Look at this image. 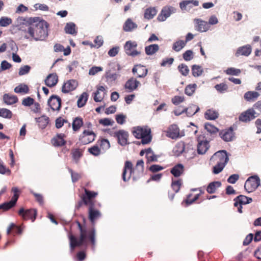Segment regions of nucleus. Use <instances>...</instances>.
I'll return each mask as SVG.
<instances>
[{
  "label": "nucleus",
  "instance_id": "nucleus-8",
  "mask_svg": "<svg viewBox=\"0 0 261 261\" xmlns=\"http://www.w3.org/2000/svg\"><path fill=\"white\" fill-rule=\"evenodd\" d=\"M11 191L14 194L11 200L0 204V210H3L5 211H8L16 205L19 196L20 191L16 187L12 188Z\"/></svg>",
  "mask_w": 261,
  "mask_h": 261
},
{
  "label": "nucleus",
  "instance_id": "nucleus-45",
  "mask_svg": "<svg viewBox=\"0 0 261 261\" xmlns=\"http://www.w3.org/2000/svg\"><path fill=\"white\" fill-rule=\"evenodd\" d=\"M37 122L40 128L43 129L47 125L49 122V118L46 116H42L38 119Z\"/></svg>",
  "mask_w": 261,
  "mask_h": 261
},
{
  "label": "nucleus",
  "instance_id": "nucleus-46",
  "mask_svg": "<svg viewBox=\"0 0 261 261\" xmlns=\"http://www.w3.org/2000/svg\"><path fill=\"white\" fill-rule=\"evenodd\" d=\"M64 123H67L68 127H70V123H69L67 120L61 117H59L56 119L55 126L57 128H61Z\"/></svg>",
  "mask_w": 261,
  "mask_h": 261
},
{
  "label": "nucleus",
  "instance_id": "nucleus-38",
  "mask_svg": "<svg viewBox=\"0 0 261 261\" xmlns=\"http://www.w3.org/2000/svg\"><path fill=\"white\" fill-rule=\"evenodd\" d=\"M204 115L207 120H215L218 117L219 114L215 110L209 109L205 112Z\"/></svg>",
  "mask_w": 261,
  "mask_h": 261
},
{
  "label": "nucleus",
  "instance_id": "nucleus-31",
  "mask_svg": "<svg viewBox=\"0 0 261 261\" xmlns=\"http://www.w3.org/2000/svg\"><path fill=\"white\" fill-rule=\"evenodd\" d=\"M259 96V94L256 91H248L244 95V99L248 101H254Z\"/></svg>",
  "mask_w": 261,
  "mask_h": 261
},
{
  "label": "nucleus",
  "instance_id": "nucleus-26",
  "mask_svg": "<svg viewBox=\"0 0 261 261\" xmlns=\"http://www.w3.org/2000/svg\"><path fill=\"white\" fill-rule=\"evenodd\" d=\"M58 77L56 73L49 74L45 80V84L49 87L55 86L58 83Z\"/></svg>",
  "mask_w": 261,
  "mask_h": 261
},
{
  "label": "nucleus",
  "instance_id": "nucleus-42",
  "mask_svg": "<svg viewBox=\"0 0 261 261\" xmlns=\"http://www.w3.org/2000/svg\"><path fill=\"white\" fill-rule=\"evenodd\" d=\"M65 31L67 34L76 35L75 24L73 22L67 23L65 27Z\"/></svg>",
  "mask_w": 261,
  "mask_h": 261
},
{
  "label": "nucleus",
  "instance_id": "nucleus-62",
  "mask_svg": "<svg viewBox=\"0 0 261 261\" xmlns=\"http://www.w3.org/2000/svg\"><path fill=\"white\" fill-rule=\"evenodd\" d=\"M164 169V167L159 165H152L149 168V170L150 172L152 173H155L161 171Z\"/></svg>",
  "mask_w": 261,
  "mask_h": 261
},
{
  "label": "nucleus",
  "instance_id": "nucleus-33",
  "mask_svg": "<svg viewBox=\"0 0 261 261\" xmlns=\"http://www.w3.org/2000/svg\"><path fill=\"white\" fill-rule=\"evenodd\" d=\"M3 100L7 105H11L16 103L18 98L16 96L5 94L3 96Z\"/></svg>",
  "mask_w": 261,
  "mask_h": 261
},
{
  "label": "nucleus",
  "instance_id": "nucleus-16",
  "mask_svg": "<svg viewBox=\"0 0 261 261\" xmlns=\"http://www.w3.org/2000/svg\"><path fill=\"white\" fill-rule=\"evenodd\" d=\"M128 136V133L123 129L115 132V137L117 138V142L121 146H125L129 144Z\"/></svg>",
  "mask_w": 261,
  "mask_h": 261
},
{
  "label": "nucleus",
  "instance_id": "nucleus-52",
  "mask_svg": "<svg viewBox=\"0 0 261 261\" xmlns=\"http://www.w3.org/2000/svg\"><path fill=\"white\" fill-rule=\"evenodd\" d=\"M182 185V180L179 179L176 180L172 181L171 187L175 193H177L180 190Z\"/></svg>",
  "mask_w": 261,
  "mask_h": 261
},
{
  "label": "nucleus",
  "instance_id": "nucleus-47",
  "mask_svg": "<svg viewBox=\"0 0 261 261\" xmlns=\"http://www.w3.org/2000/svg\"><path fill=\"white\" fill-rule=\"evenodd\" d=\"M192 75L194 77H198L200 76L203 70L201 66L197 65H194L192 67Z\"/></svg>",
  "mask_w": 261,
  "mask_h": 261
},
{
  "label": "nucleus",
  "instance_id": "nucleus-60",
  "mask_svg": "<svg viewBox=\"0 0 261 261\" xmlns=\"http://www.w3.org/2000/svg\"><path fill=\"white\" fill-rule=\"evenodd\" d=\"M182 57L185 61H189L193 58V52L191 50H187L182 54Z\"/></svg>",
  "mask_w": 261,
  "mask_h": 261
},
{
  "label": "nucleus",
  "instance_id": "nucleus-14",
  "mask_svg": "<svg viewBox=\"0 0 261 261\" xmlns=\"http://www.w3.org/2000/svg\"><path fill=\"white\" fill-rule=\"evenodd\" d=\"M255 114L256 112L253 108L249 109L240 115L239 120L241 122L247 123L257 117Z\"/></svg>",
  "mask_w": 261,
  "mask_h": 261
},
{
  "label": "nucleus",
  "instance_id": "nucleus-6",
  "mask_svg": "<svg viewBox=\"0 0 261 261\" xmlns=\"http://www.w3.org/2000/svg\"><path fill=\"white\" fill-rule=\"evenodd\" d=\"M150 129L147 127L137 126L133 128L132 133L135 138L141 139L143 144L149 143L151 141Z\"/></svg>",
  "mask_w": 261,
  "mask_h": 261
},
{
  "label": "nucleus",
  "instance_id": "nucleus-43",
  "mask_svg": "<svg viewBox=\"0 0 261 261\" xmlns=\"http://www.w3.org/2000/svg\"><path fill=\"white\" fill-rule=\"evenodd\" d=\"M137 28V25L130 19H128L124 23L123 29L126 32L132 31L134 29Z\"/></svg>",
  "mask_w": 261,
  "mask_h": 261
},
{
  "label": "nucleus",
  "instance_id": "nucleus-51",
  "mask_svg": "<svg viewBox=\"0 0 261 261\" xmlns=\"http://www.w3.org/2000/svg\"><path fill=\"white\" fill-rule=\"evenodd\" d=\"M0 116L4 118L11 119L12 117V112L6 108L0 109Z\"/></svg>",
  "mask_w": 261,
  "mask_h": 261
},
{
  "label": "nucleus",
  "instance_id": "nucleus-50",
  "mask_svg": "<svg viewBox=\"0 0 261 261\" xmlns=\"http://www.w3.org/2000/svg\"><path fill=\"white\" fill-rule=\"evenodd\" d=\"M29 89L27 85H20L14 89V91L17 93H28L29 92Z\"/></svg>",
  "mask_w": 261,
  "mask_h": 261
},
{
  "label": "nucleus",
  "instance_id": "nucleus-44",
  "mask_svg": "<svg viewBox=\"0 0 261 261\" xmlns=\"http://www.w3.org/2000/svg\"><path fill=\"white\" fill-rule=\"evenodd\" d=\"M204 128L207 132L212 135H216L219 132V129L210 123H206Z\"/></svg>",
  "mask_w": 261,
  "mask_h": 261
},
{
  "label": "nucleus",
  "instance_id": "nucleus-12",
  "mask_svg": "<svg viewBox=\"0 0 261 261\" xmlns=\"http://www.w3.org/2000/svg\"><path fill=\"white\" fill-rule=\"evenodd\" d=\"M234 206L238 207V211L240 213H242V205L251 203L252 201V199L246 196L240 195L234 198Z\"/></svg>",
  "mask_w": 261,
  "mask_h": 261
},
{
  "label": "nucleus",
  "instance_id": "nucleus-20",
  "mask_svg": "<svg viewBox=\"0 0 261 261\" xmlns=\"http://www.w3.org/2000/svg\"><path fill=\"white\" fill-rule=\"evenodd\" d=\"M78 85L77 82L75 80H70L64 84L62 88V91L63 93H67L73 91L76 89Z\"/></svg>",
  "mask_w": 261,
  "mask_h": 261
},
{
  "label": "nucleus",
  "instance_id": "nucleus-5",
  "mask_svg": "<svg viewBox=\"0 0 261 261\" xmlns=\"http://www.w3.org/2000/svg\"><path fill=\"white\" fill-rule=\"evenodd\" d=\"M85 193L80 195L81 200L75 204V208L79 210L83 205L86 206L95 205L94 199L98 195V193L84 188Z\"/></svg>",
  "mask_w": 261,
  "mask_h": 261
},
{
  "label": "nucleus",
  "instance_id": "nucleus-4",
  "mask_svg": "<svg viewBox=\"0 0 261 261\" xmlns=\"http://www.w3.org/2000/svg\"><path fill=\"white\" fill-rule=\"evenodd\" d=\"M229 161V157L226 150H220L215 153L210 159V163L215 165L213 168V172L219 174L224 169Z\"/></svg>",
  "mask_w": 261,
  "mask_h": 261
},
{
  "label": "nucleus",
  "instance_id": "nucleus-29",
  "mask_svg": "<svg viewBox=\"0 0 261 261\" xmlns=\"http://www.w3.org/2000/svg\"><path fill=\"white\" fill-rule=\"evenodd\" d=\"M196 22L197 23L196 26V30L198 31L203 32L208 30L209 25L207 22L199 19H196Z\"/></svg>",
  "mask_w": 261,
  "mask_h": 261
},
{
  "label": "nucleus",
  "instance_id": "nucleus-25",
  "mask_svg": "<svg viewBox=\"0 0 261 261\" xmlns=\"http://www.w3.org/2000/svg\"><path fill=\"white\" fill-rule=\"evenodd\" d=\"M251 53V47L249 45L239 47L236 53V56L238 57L240 56H248Z\"/></svg>",
  "mask_w": 261,
  "mask_h": 261
},
{
  "label": "nucleus",
  "instance_id": "nucleus-63",
  "mask_svg": "<svg viewBox=\"0 0 261 261\" xmlns=\"http://www.w3.org/2000/svg\"><path fill=\"white\" fill-rule=\"evenodd\" d=\"M185 100V98L184 96H175L172 98V102L175 105H177L180 103L183 102Z\"/></svg>",
  "mask_w": 261,
  "mask_h": 261
},
{
  "label": "nucleus",
  "instance_id": "nucleus-18",
  "mask_svg": "<svg viewBox=\"0 0 261 261\" xmlns=\"http://www.w3.org/2000/svg\"><path fill=\"white\" fill-rule=\"evenodd\" d=\"M66 137L64 134H58L51 139V143L55 147L63 146L66 143Z\"/></svg>",
  "mask_w": 261,
  "mask_h": 261
},
{
  "label": "nucleus",
  "instance_id": "nucleus-13",
  "mask_svg": "<svg viewBox=\"0 0 261 261\" xmlns=\"http://www.w3.org/2000/svg\"><path fill=\"white\" fill-rule=\"evenodd\" d=\"M61 99L59 96L53 95L48 99L47 104L53 111L59 112L61 110Z\"/></svg>",
  "mask_w": 261,
  "mask_h": 261
},
{
  "label": "nucleus",
  "instance_id": "nucleus-24",
  "mask_svg": "<svg viewBox=\"0 0 261 261\" xmlns=\"http://www.w3.org/2000/svg\"><path fill=\"white\" fill-rule=\"evenodd\" d=\"M140 84L139 81L135 78L132 77L126 82L125 88L126 89L128 90V91L131 92L136 89Z\"/></svg>",
  "mask_w": 261,
  "mask_h": 261
},
{
  "label": "nucleus",
  "instance_id": "nucleus-11",
  "mask_svg": "<svg viewBox=\"0 0 261 261\" xmlns=\"http://www.w3.org/2000/svg\"><path fill=\"white\" fill-rule=\"evenodd\" d=\"M137 46L138 44L136 41L129 40L126 42L124 48L128 56L134 57L141 54V51L136 49Z\"/></svg>",
  "mask_w": 261,
  "mask_h": 261
},
{
  "label": "nucleus",
  "instance_id": "nucleus-57",
  "mask_svg": "<svg viewBox=\"0 0 261 261\" xmlns=\"http://www.w3.org/2000/svg\"><path fill=\"white\" fill-rule=\"evenodd\" d=\"M72 158L76 163L79 162V160L82 156V152L80 149H76L72 152Z\"/></svg>",
  "mask_w": 261,
  "mask_h": 261
},
{
  "label": "nucleus",
  "instance_id": "nucleus-36",
  "mask_svg": "<svg viewBox=\"0 0 261 261\" xmlns=\"http://www.w3.org/2000/svg\"><path fill=\"white\" fill-rule=\"evenodd\" d=\"M197 86L196 84H190L186 86L185 93L189 96H192L196 91Z\"/></svg>",
  "mask_w": 261,
  "mask_h": 261
},
{
  "label": "nucleus",
  "instance_id": "nucleus-27",
  "mask_svg": "<svg viewBox=\"0 0 261 261\" xmlns=\"http://www.w3.org/2000/svg\"><path fill=\"white\" fill-rule=\"evenodd\" d=\"M184 169V166L182 164H178L171 169L170 172L174 176L177 177L183 174Z\"/></svg>",
  "mask_w": 261,
  "mask_h": 261
},
{
  "label": "nucleus",
  "instance_id": "nucleus-40",
  "mask_svg": "<svg viewBox=\"0 0 261 261\" xmlns=\"http://www.w3.org/2000/svg\"><path fill=\"white\" fill-rule=\"evenodd\" d=\"M22 231L21 227L16 225L14 223H12L8 228L7 232L8 234H10V233L13 231L14 235H15V234H21Z\"/></svg>",
  "mask_w": 261,
  "mask_h": 261
},
{
  "label": "nucleus",
  "instance_id": "nucleus-54",
  "mask_svg": "<svg viewBox=\"0 0 261 261\" xmlns=\"http://www.w3.org/2000/svg\"><path fill=\"white\" fill-rule=\"evenodd\" d=\"M178 69L180 73L184 76H187L189 73V69L187 65L181 64L178 66Z\"/></svg>",
  "mask_w": 261,
  "mask_h": 261
},
{
  "label": "nucleus",
  "instance_id": "nucleus-32",
  "mask_svg": "<svg viewBox=\"0 0 261 261\" xmlns=\"http://www.w3.org/2000/svg\"><path fill=\"white\" fill-rule=\"evenodd\" d=\"M157 13V10L154 7H149L145 11L144 17L145 19H152Z\"/></svg>",
  "mask_w": 261,
  "mask_h": 261
},
{
  "label": "nucleus",
  "instance_id": "nucleus-64",
  "mask_svg": "<svg viewBox=\"0 0 261 261\" xmlns=\"http://www.w3.org/2000/svg\"><path fill=\"white\" fill-rule=\"evenodd\" d=\"M0 173L2 174H6L8 175L11 174V170L7 168L1 162H0Z\"/></svg>",
  "mask_w": 261,
  "mask_h": 261
},
{
  "label": "nucleus",
  "instance_id": "nucleus-1",
  "mask_svg": "<svg viewBox=\"0 0 261 261\" xmlns=\"http://www.w3.org/2000/svg\"><path fill=\"white\" fill-rule=\"evenodd\" d=\"M101 217L100 211L96 209L94 205L88 206V218L93 226L91 228H87L85 225L76 221V223L80 230L79 239L71 232L68 234L70 248L72 251L76 247H81L88 243L90 244L92 250L95 249L96 244V231L94 225L96 221Z\"/></svg>",
  "mask_w": 261,
  "mask_h": 261
},
{
  "label": "nucleus",
  "instance_id": "nucleus-61",
  "mask_svg": "<svg viewBox=\"0 0 261 261\" xmlns=\"http://www.w3.org/2000/svg\"><path fill=\"white\" fill-rule=\"evenodd\" d=\"M126 119V116L124 114H118L115 116V119L117 122L121 125L123 124Z\"/></svg>",
  "mask_w": 261,
  "mask_h": 261
},
{
  "label": "nucleus",
  "instance_id": "nucleus-35",
  "mask_svg": "<svg viewBox=\"0 0 261 261\" xmlns=\"http://www.w3.org/2000/svg\"><path fill=\"white\" fill-rule=\"evenodd\" d=\"M200 193L197 194L194 196L193 199H191V197L192 196V194H189L187 195L186 199L184 200V202H185L187 205H190L195 202L199 197L201 194L204 193V192L199 189Z\"/></svg>",
  "mask_w": 261,
  "mask_h": 261
},
{
  "label": "nucleus",
  "instance_id": "nucleus-3",
  "mask_svg": "<svg viewBox=\"0 0 261 261\" xmlns=\"http://www.w3.org/2000/svg\"><path fill=\"white\" fill-rule=\"evenodd\" d=\"M144 163L143 160L137 162L136 166L133 167L131 162L127 161L125 162L122 173V178L124 181H128L131 177L134 180H136L144 174Z\"/></svg>",
  "mask_w": 261,
  "mask_h": 261
},
{
  "label": "nucleus",
  "instance_id": "nucleus-48",
  "mask_svg": "<svg viewBox=\"0 0 261 261\" xmlns=\"http://www.w3.org/2000/svg\"><path fill=\"white\" fill-rule=\"evenodd\" d=\"M186 45V42L183 40L176 41L173 45L172 48L176 51H179Z\"/></svg>",
  "mask_w": 261,
  "mask_h": 261
},
{
  "label": "nucleus",
  "instance_id": "nucleus-34",
  "mask_svg": "<svg viewBox=\"0 0 261 261\" xmlns=\"http://www.w3.org/2000/svg\"><path fill=\"white\" fill-rule=\"evenodd\" d=\"M185 143L180 142L176 144L173 149L174 154L176 156L180 155L185 150Z\"/></svg>",
  "mask_w": 261,
  "mask_h": 261
},
{
  "label": "nucleus",
  "instance_id": "nucleus-7",
  "mask_svg": "<svg viewBox=\"0 0 261 261\" xmlns=\"http://www.w3.org/2000/svg\"><path fill=\"white\" fill-rule=\"evenodd\" d=\"M197 141L198 142L197 145V153L199 154H205L210 147L209 141L206 140L203 134L197 136Z\"/></svg>",
  "mask_w": 261,
  "mask_h": 261
},
{
  "label": "nucleus",
  "instance_id": "nucleus-21",
  "mask_svg": "<svg viewBox=\"0 0 261 261\" xmlns=\"http://www.w3.org/2000/svg\"><path fill=\"white\" fill-rule=\"evenodd\" d=\"M132 72L137 74L138 77H144L147 75L148 70L145 66L138 64L134 66Z\"/></svg>",
  "mask_w": 261,
  "mask_h": 261
},
{
  "label": "nucleus",
  "instance_id": "nucleus-22",
  "mask_svg": "<svg viewBox=\"0 0 261 261\" xmlns=\"http://www.w3.org/2000/svg\"><path fill=\"white\" fill-rule=\"evenodd\" d=\"M199 2L197 0H185L179 3V7L182 10H187L193 8V6H198Z\"/></svg>",
  "mask_w": 261,
  "mask_h": 261
},
{
  "label": "nucleus",
  "instance_id": "nucleus-39",
  "mask_svg": "<svg viewBox=\"0 0 261 261\" xmlns=\"http://www.w3.org/2000/svg\"><path fill=\"white\" fill-rule=\"evenodd\" d=\"M88 98V94L86 92H83L79 97L77 101V105L79 108H82L84 107Z\"/></svg>",
  "mask_w": 261,
  "mask_h": 261
},
{
  "label": "nucleus",
  "instance_id": "nucleus-30",
  "mask_svg": "<svg viewBox=\"0 0 261 261\" xmlns=\"http://www.w3.org/2000/svg\"><path fill=\"white\" fill-rule=\"evenodd\" d=\"M221 186V182L219 181H213L210 183L207 187L206 191L209 194L214 193L217 189Z\"/></svg>",
  "mask_w": 261,
  "mask_h": 261
},
{
  "label": "nucleus",
  "instance_id": "nucleus-17",
  "mask_svg": "<svg viewBox=\"0 0 261 261\" xmlns=\"http://www.w3.org/2000/svg\"><path fill=\"white\" fill-rule=\"evenodd\" d=\"M219 136L225 142L232 141L235 137L233 129L232 127L221 130L219 132Z\"/></svg>",
  "mask_w": 261,
  "mask_h": 261
},
{
  "label": "nucleus",
  "instance_id": "nucleus-19",
  "mask_svg": "<svg viewBox=\"0 0 261 261\" xmlns=\"http://www.w3.org/2000/svg\"><path fill=\"white\" fill-rule=\"evenodd\" d=\"M166 132V136L172 139H176L179 137V129L176 124L170 125Z\"/></svg>",
  "mask_w": 261,
  "mask_h": 261
},
{
  "label": "nucleus",
  "instance_id": "nucleus-49",
  "mask_svg": "<svg viewBox=\"0 0 261 261\" xmlns=\"http://www.w3.org/2000/svg\"><path fill=\"white\" fill-rule=\"evenodd\" d=\"M215 89L220 93H223L227 91L228 87L225 83H222L215 86Z\"/></svg>",
  "mask_w": 261,
  "mask_h": 261
},
{
  "label": "nucleus",
  "instance_id": "nucleus-56",
  "mask_svg": "<svg viewBox=\"0 0 261 261\" xmlns=\"http://www.w3.org/2000/svg\"><path fill=\"white\" fill-rule=\"evenodd\" d=\"M146 158V164H149L151 162H157L158 159V156L154 154V152L150 153V154H147L145 155Z\"/></svg>",
  "mask_w": 261,
  "mask_h": 261
},
{
  "label": "nucleus",
  "instance_id": "nucleus-9",
  "mask_svg": "<svg viewBox=\"0 0 261 261\" xmlns=\"http://www.w3.org/2000/svg\"><path fill=\"white\" fill-rule=\"evenodd\" d=\"M37 214V210L34 208L25 210L24 208L21 207L18 212V215L20 216L23 220L27 221L31 220L32 222L35 221Z\"/></svg>",
  "mask_w": 261,
  "mask_h": 261
},
{
  "label": "nucleus",
  "instance_id": "nucleus-10",
  "mask_svg": "<svg viewBox=\"0 0 261 261\" xmlns=\"http://www.w3.org/2000/svg\"><path fill=\"white\" fill-rule=\"evenodd\" d=\"M260 185V179L257 176L249 177L245 181L244 188L248 193L255 190Z\"/></svg>",
  "mask_w": 261,
  "mask_h": 261
},
{
  "label": "nucleus",
  "instance_id": "nucleus-59",
  "mask_svg": "<svg viewBox=\"0 0 261 261\" xmlns=\"http://www.w3.org/2000/svg\"><path fill=\"white\" fill-rule=\"evenodd\" d=\"M88 151L94 156H97L100 154V149L97 145H94L88 149Z\"/></svg>",
  "mask_w": 261,
  "mask_h": 261
},
{
  "label": "nucleus",
  "instance_id": "nucleus-53",
  "mask_svg": "<svg viewBox=\"0 0 261 261\" xmlns=\"http://www.w3.org/2000/svg\"><path fill=\"white\" fill-rule=\"evenodd\" d=\"M12 23L11 18L8 17H2L0 18V27H6Z\"/></svg>",
  "mask_w": 261,
  "mask_h": 261
},
{
  "label": "nucleus",
  "instance_id": "nucleus-15",
  "mask_svg": "<svg viewBox=\"0 0 261 261\" xmlns=\"http://www.w3.org/2000/svg\"><path fill=\"white\" fill-rule=\"evenodd\" d=\"M95 137L96 135L93 132L85 130L80 135L79 140L83 144H88L92 142Z\"/></svg>",
  "mask_w": 261,
  "mask_h": 261
},
{
  "label": "nucleus",
  "instance_id": "nucleus-37",
  "mask_svg": "<svg viewBox=\"0 0 261 261\" xmlns=\"http://www.w3.org/2000/svg\"><path fill=\"white\" fill-rule=\"evenodd\" d=\"M159 49V46L158 44H154L145 47V53L147 55H152L157 52Z\"/></svg>",
  "mask_w": 261,
  "mask_h": 261
},
{
  "label": "nucleus",
  "instance_id": "nucleus-41",
  "mask_svg": "<svg viewBox=\"0 0 261 261\" xmlns=\"http://www.w3.org/2000/svg\"><path fill=\"white\" fill-rule=\"evenodd\" d=\"M199 111V108L196 105H192L186 109L184 111L188 117H191Z\"/></svg>",
  "mask_w": 261,
  "mask_h": 261
},
{
  "label": "nucleus",
  "instance_id": "nucleus-23",
  "mask_svg": "<svg viewBox=\"0 0 261 261\" xmlns=\"http://www.w3.org/2000/svg\"><path fill=\"white\" fill-rule=\"evenodd\" d=\"M173 8L171 7H165L162 10L161 13L158 16V20L160 21H165L169 17L172 13Z\"/></svg>",
  "mask_w": 261,
  "mask_h": 261
},
{
  "label": "nucleus",
  "instance_id": "nucleus-2",
  "mask_svg": "<svg viewBox=\"0 0 261 261\" xmlns=\"http://www.w3.org/2000/svg\"><path fill=\"white\" fill-rule=\"evenodd\" d=\"M49 24L38 17L33 18L28 27L27 32L36 40H43L48 36Z\"/></svg>",
  "mask_w": 261,
  "mask_h": 261
},
{
  "label": "nucleus",
  "instance_id": "nucleus-28",
  "mask_svg": "<svg viewBox=\"0 0 261 261\" xmlns=\"http://www.w3.org/2000/svg\"><path fill=\"white\" fill-rule=\"evenodd\" d=\"M84 124L83 120L81 117H76L73 119L72 127L74 132H77Z\"/></svg>",
  "mask_w": 261,
  "mask_h": 261
},
{
  "label": "nucleus",
  "instance_id": "nucleus-55",
  "mask_svg": "<svg viewBox=\"0 0 261 261\" xmlns=\"http://www.w3.org/2000/svg\"><path fill=\"white\" fill-rule=\"evenodd\" d=\"M225 73L228 75H238L241 71L239 69L234 68L233 67L228 68L225 70Z\"/></svg>",
  "mask_w": 261,
  "mask_h": 261
},
{
  "label": "nucleus",
  "instance_id": "nucleus-58",
  "mask_svg": "<svg viewBox=\"0 0 261 261\" xmlns=\"http://www.w3.org/2000/svg\"><path fill=\"white\" fill-rule=\"evenodd\" d=\"M69 172L71 174V179L73 182L78 181L82 177L80 173L74 172L71 169H69Z\"/></svg>",
  "mask_w": 261,
  "mask_h": 261
}]
</instances>
